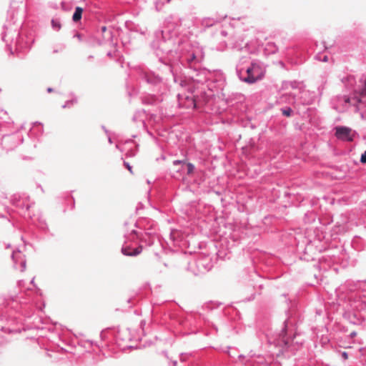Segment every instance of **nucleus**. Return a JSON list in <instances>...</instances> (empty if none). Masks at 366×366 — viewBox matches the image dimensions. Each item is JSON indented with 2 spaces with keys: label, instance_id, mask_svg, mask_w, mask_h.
Segmentation results:
<instances>
[{
  "label": "nucleus",
  "instance_id": "39448f33",
  "mask_svg": "<svg viewBox=\"0 0 366 366\" xmlns=\"http://www.w3.org/2000/svg\"><path fill=\"white\" fill-rule=\"evenodd\" d=\"M186 167H187V174H190L193 172V170H194V166L193 164H190V163H188V164H185Z\"/></svg>",
  "mask_w": 366,
  "mask_h": 366
},
{
  "label": "nucleus",
  "instance_id": "423d86ee",
  "mask_svg": "<svg viewBox=\"0 0 366 366\" xmlns=\"http://www.w3.org/2000/svg\"><path fill=\"white\" fill-rule=\"evenodd\" d=\"M76 103V101L75 100H71V101H68L65 103V104L63 106L64 108H66V107H70L71 106H72L73 104H74Z\"/></svg>",
  "mask_w": 366,
  "mask_h": 366
},
{
  "label": "nucleus",
  "instance_id": "9b49d317",
  "mask_svg": "<svg viewBox=\"0 0 366 366\" xmlns=\"http://www.w3.org/2000/svg\"><path fill=\"white\" fill-rule=\"evenodd\" d=\"M342 355L345 360H347L348 357L347 353L346 352H343Z\"/></svg>",
  "mask_w": 366,
  "mask_h": 366
},
{
  "label": "nucleus",
  "instance_id": "a211bd4d",
  "mask_svg": "<svg viewBox=\"0 0 366 366\" xmlns=\"http://www.w3.org/2000/svg\"><path fill=\"white\" fill-rule=\"evenodd\" d=\"M168 1H169L170 0H167Z\"/></svg>",
  "mask_w": 366,
  "mask_h": 366
},
{
  "label": "nucleus",
  "instance_id": "f3484780",
  "mask_svg": "<svg viewBox=\"0 0 366 366\" xmlns=\"http://www.w3.org/2000/svg\"><path fill=\"white\" fill-rule=\"evenodd\" d=\"M105 30H106V27L105 26L102 27V31H104Z\"/></svg>",
  "mask_w": 366,
  "mask_h": 366
},
{
  "label": "nucleus",
  "instance_id": "6e6552de",
  "mask_svg": "<svg viewBox=\"0 0 366 366\" xmlns=\"http://www.w3.org/2000/svg\"><path fill=\"white\" fill-rule=\"evenodd\" d=\"M51 24H52L53 27L56 28L58 29H60V27H61L60 24L56 22L54 20H52Z\"/></svg>",
  "mask_w": 366,
  "mask_h": 366
},
{
  "label": "nucleus",
  "instance_id": "20e7f679",
  "mask_svg": "<svg viewBox=\"0 0 366 366\" xmlns=\"http://www.w3.org/2000/svg\"><path fill=\"white\" fill-rule=\"evenodd\" d=\"M82 12H83L82 8L77 6L75 9V11L72 16V19L74 22H77L81 19Z\"/></svg>",
  "mask_w": 366,
  "mask_h": 366
},
{
  "label": "nucleus",
  "instance_id": "f8f14e48",
  "mask_svg": "<svg viewBox=\"0 0 366 366\" xmlns=\"http://www.w3.org/2000/svg\"><path fill=\"white\" fill-rule=\"evenodd\" d=\"M345 102L346 103L350 104L351 99L349 97H345Z\"/></svg>",
  "mask_w": 366,
  "mask_h": 366
},
{
  "label": "nucleus",
  "instance_id": "dca6fc26",
  "mask_svg": "<svg viewBox=\"0 0 366 366\" xmlns=\"http://www.w3.org/2000/svg\"><path fill=\"white\" fill-rule=\"evenodd\" d=\"M48 92H52V89H51V88H49V89H48Z\"/></svg>",
  "mask_w": 366,
  "mask_h": 366
},
{
  "label": "nucleus",
  "instance_id": "2eb2a0df",
  "mask_svg": "<svg viewBox=\"0 0 366 366\" xmlns=\"http://www.w3.org/2000/svg\"><path fill=\"white\" fill-rule=\"evenodd\" d=\"M177 163H178V164H181V163H183V162H181V161H177V162H174V164H177Z\"/></svg>",
  "mask_w": 366,
  "mask_h": 366
},
{
  "label": "nucleus",
  "instance_id": "1a4fd4ad",
  "mask_svg": "<svg viewBox=\"0 0 366 366\" xmlns=\"http://www.w3.org/2000/svg\"><path fill=\"white\" fill-rule=\"evenodd\" d=\"M360 162L363 164L366 163V151L362 154Z\"/></svg>",
  "mask_w": 366,
  "mask_h": 366
},
{
  "label": "nucleus",
  "instance_id": "4468645a",
  "mask_svg": "<svg viewBox=\"0 0 366 366\" xmlns=\"http://www.w3.org/2000/svg\"><path fill=\"white\" fill-rule=\"evenodd\" d=\"M327 59H327V56H325L324 57V59H323V61H327Z\"/></svg>",
  "mask_w": 366,
  "mask_h": 366
},
{
  "label": "nucleus",
  "instance_id": "f03ea898",
  "mask_svg": "<svg viewBox=\"0 0 366 366\" xmlns=\"http://www.w3.org/2000/svg\"><path fill=\"white\" fill-rule=\"evenodd\" d=\"M336 137L342 140L352 142L353 137L352 134V130L350 128L345 127H338L336 128Z\"/></svg>",
  "mask_w": 366,
  "mask_h": 366
},
{
  "label": "nucleus",
  "instance_id": "ddd939ff",
  "mask_svg": "<svg viewBox=\"0 0 366 366\" xmlns=\"http://www.w3.org/2000/svg\"><path fill=\"white\" fill-rule=\"evenodd\" d=\"M127 167L129 170L130 172H132V168H131V167L128 164H127Z\"/></svg>",
  "mask_w": 366,
  "mask_h": 366
},
{
  "label": "nucleus",
  "instance_id": "f257e3e1",
  "mask_svg": "<svg viewBox=\"0 0 366 366\" xmlns=\"http://www.w3.org/2000/svg\"><path fill=\"white\" fill-rule=\"evenodd\" d=\"M253 70H260V66L255 63L252 64L251 67L247 69V76L244 79V81L249 84H253L258 79H262L264 75V72L259 71V74L255 76Z\"/></svg>",
  "mask_w": 366,
  "mask_h": 366
},
{
  "label": "nucleus",
  "instance_id": "0eeeda50",
  "mask_svg": "<svg viewBox=\"0 0 366 366\" xmlns=\"http://www.w3.org/2000/svg\"><path fill=\"white\" fill-rule=\"evenodd\" d=\"M291 112H292V109H285L282 111V114L283 115L286 116V117H290V114H291Z\"/></svg>",
  "mask_w": 366,
  "mask_h": 366
},
{
  "label": "nucleus",
  "instance_id": "9d476101",
  "mask_svg": "<svg viewBox=\"0 0 366 366\" xmlns=\"http://www.w3.org/2000/svg\"><path fill=\"white\" fill-rule=\"evenodd\" d=\"M259 71H263L261 67L260 70H253V72L254 73L255 76L258 75L259 74Z\"/></svg>",
  "mask_w": 366,
  "mask_h": 366
},
{
  "label": "nucleus",
  "instance_id": "7ed1b4c3",
  "mask_svg": "<svg viewBox=\"0 0 366 366\" xmlns=\"http://www.w3.org/2000/svg\"><path fill=\"white\" fill-rule=\"evenodd\" d=\"M122 252L124 255L128 256H135L139 254L142 252V247H137L133 250V252H131V249L129 247H124L122 249Z\"/></svg>",
  "mask_w": 366,
  "mask_h": 366
}]
</instances>
